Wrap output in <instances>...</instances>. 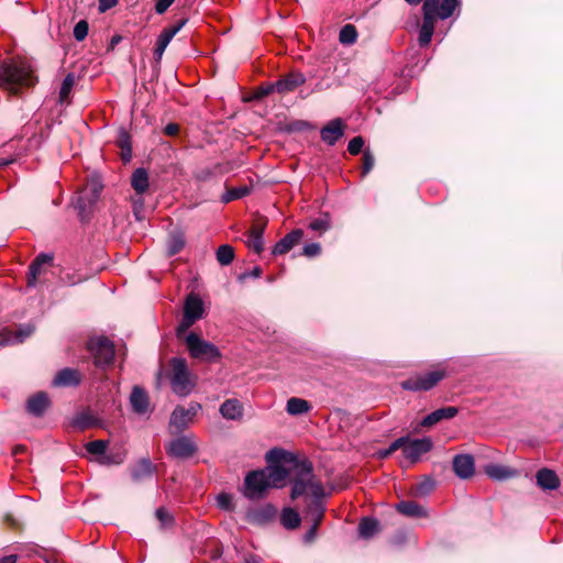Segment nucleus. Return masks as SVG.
I'll return each mask as SVG.
<instances>
[{
	"instance_id": "nucleus-1",
	"label": "nucleus",
	"mask_w": 563,
	"mask_h": 563,
	"mask_svg": "<svg viewBox=\"0 0 563 563\" xmlns=\"http://www.w3.org/2000/svg\"><path fill=\"white\" fill-rule=\"evenodd\" d=\"M269 462H277L266 473L269 487H284L288 479L291 484L290 498L309 497L311 494H320L323 487L320 479L313 474L311 462L298 460L291 453L282 449H273L266 454Z\"/></svg>"
},
{
	"instance_id": "nucleus-2",
	"label": "nucleus",
	"mask_w": 563,
	"mask_h": 563,
	"mask_svg": "<svg viewBox=\"0 0 563 563\" xmlns=\"http://www.w3.org/2000/svg\"><path fill=\"white\" fill-rule=\"evenodd\" d=\"M36 78L31 65L23 59L0 62V88L18 95L21 88L34 86Z\"/></svg>"
},
{
	"instance_id": "nucleus-3",
	"label": "nucleus",
	"mask_w": 563,
	"mask_h": 563,
	"mask_svg": "<svg viewBox=\"0 0 563 563\" xmlns=\"http://www.w3.org/2000/svg\"><path fill=\"white\" fill-rule=\"evenodd\" d=\"M433 443L430 438L410 439L409 437H401L395 440L387 450L382 452L380 456L387 457L401 449L404 457L412 464L418 462L421 455L430 452Z\"/></svg>"
},
{
	"instance_id": "nucleus-4",
	"label": "nucleus",
	"mask_w": 563,
	"mask_h": 563,
	"mask_svg": "<svg viewBox=\"0 0 563 563\" xmlns=\"http://www.w3.org/2000/svg\"><path fill=\"white\" fill-rule=\"evenodd\" d=\"M325 496L324 487L321 488L320 494H311L305 498L303 518L311 521V527L305 534V540L311 542L317 534V529L323 520L325 506L323 498Z\"/></svg>"
},
{
	"instance_id": "nucleus-5",
	"label": "nucleus",
	"mask_w": 563,
	"mask_h": 563,
	"mask_svg": "<svg viewBox=\"0 0 563 563\" xmlns=\"http://www.w3.org/2000/svg\"><path fill=\"white\" fill-rule=\"evenodd\" d=\"M170 385L172 389L178 396H187L195 387V377L190 374L187 363L184 358H173Z\"/></svg>"
},
{
	"instance_id": "nucleus-6",
	"label": "nucleus",
	"mask_w": 563,
	"mask_h": 563,
	"mask_svg": "<svg viewBox=\"0 0 563 563\" xmlns=\"http://www.w3.org/2000/svg\"><path fill=\"white\" fill-rule=\"evenodd\" d=\"M448 376L445 368L438 366L426 373L416 374L401 383L405 390L427 391Z\"/></svg>"
},
{
	"instance_id": "nucleus-7",
	"label": "nucleus",
	"mask_w": 563,
	"mask_h": 563,
	"mask_svg": "<svg viewBox=\"0 0 563 563\" xmlns=\"http://www.w3.org/2000/svg\"><path fill=\"white\" fill-rule=\"evenodd\" d=\"M186 345L190 356L199 361L213 363L221 358L219 349L213 343L202 340L195 332L187 335Z\"/></svg>"
},
{
	"instance_id": "nucleus-8",
	"label": "nucleus",
	"mask_w": 563,
	"mask_h": 563,
	"mask_svg": "<svg viewBox=\"0 0 563 563\" xmlns=\"http://www.w3.org/2000/svg\"><path fill=\"white\" fill-rule=\"evenodd\" d=\"M103 186L101 181L98 178H92L78 192L76 198V208L79 210V214L82 219L90 213L92 207L98 201Z\"/></svg>"
},
{
	"instance_id": "nucleus-9",
	"label": "nucleus",
	"mask_w": 563,
	"mask_h": 563,
	"mask_svg": "<svg viewBox=\"0 0 563 563\" xmlns=\"http://www.w3.org/2000/svg\"><path fill=\"white\" fill-rule=\"evenodd\" d=\"M90 353L93 355L96 366H108L114 358V345L107 338H97L88 344Z\"/></svg>"
},
{
	"instance_id": "nucleus-10",
	"label": "nucleus",
	"mask_w": 563,
	"mask_h": 563,
	"mask_svg": "<svg viewBox=\"0 0 563 563\" xmlns=\"http://www.w3.org/2000/svg\"><path fill=\"white\" fill-rule=\"evenodd\" d=\"M198 446L192 435H181L172 440L166 446L169 456L178 460H187L195 455Z\"/></svg>"
},
{
	"instance_id": "nucleus-11",
	"label": "nucleus",
	"mask_w": 563,
	"mask_h": 563,
	"mask_svg": "<svg viewBox=\"0 0 563 563\" xmlns=\"http://www.w3.org/2000/svg\"><path fill=\"white\" fill-rule=\"evenodd\" d=\"M244 494L247 498H260L269 488L265 471H253L245 477Z\"/></svg>"
},
{
	"instance_id": "nucleus-12",
	"label": "nucleus",
	"mask_w": 563,
	"mask_h": 563,
	"mask_svg": "<svg viewBox=\"0 0 563 563\" xmlns=\"http://www.w3.org/2000/svg\"><path fill=\"white\" fill-rule=\"evenodd\" d=\"M200 408L199 404H190L187 409L181 406H177L170 416V428H174L176 432L183 431L187 428Z\"/></svg>"
},
{
	"instance_id": "nucleus-13",
	"label": "nucleus",
	"mask_w": 563,
	"mask_h": 563,
	"mask_svg": "<svg viewBox=\"0 0 563 563\" xmlns=\"http://www.w3.org/2000/svg\"><path fill=\"white\" fill-rule=\"evenodd\" d=\"M109 442L106 440H95L86 443V451L97 457V461L104 465L110 464H120L123 462V456L120 454L117 455H107L106 451L108 449Z\"/></svg>"
},
{
	"instance_id": "nucleus-14",
	"label": "nucleus",
	"mask_w": 563,
	"mask_h": 563,
	"mask_svg": "<svg viewBox=\"0 0 563 563\" xmlns=\"http://www.w3.org/2000/svg\"><path fill=\"white\" fill-rule=\"evenodd\" d=\"M187 23V19H181L175 25H170L165 27L162 33L158 35L156 41V46L154 49V56L157 62H159L163 57V54L173 40V37L183 29V26Z\"/></svg>"
},
{
	"instance_id": "nucleus-15",
	"label": "nucleus",
	"mask_w": 563,
	"mask_h": 563,
	"mask_svg": "<svg viewBox=\"0 0 563 563\" xmlns=\"http://www.w3.org/2000/svg\"><path fill=\"white\" fill-rule=\"evenodd\" d=\"M130 404L133 412L137 415H146L152 411L150 397L144 388L134 386L130 394Z\"/></svg>"
},
{
	"instance_id": "nucleus-16",
	"label": "nucleus",
	"mask_w": 563,
	"mask_h": 563,
	"mask_svg": "<svg viewBox=\"0 0 563 563\" xmlns=\"http://www.w3.org/2000/svg\"><path fill=\"white\" fill-rule=\"evenodd\" d=\"M453 471L456 476L467 479L474 475L475 464L474 459L470 454H459L453 459Z\"/></svg>"
},
{
	"instance_id": "nucleus-17",
	"label": "nucleus",
	"mask_w": 563,
	"mask_h": 563,
	"mask_svg": "<svg viewBox=\"0 0 563 563\" xmlns=\"http://www.w3.org/2000/svg\"><path fill=\"white\" fill-rule=\"evenodd\" d=\"M82 376L78 369L66 367L57 372L53 379L55 387H76L81 383Z\"/></svg>"
},
{
	"instance_id": "nucleus-18",
	"label": "nucleus",
	"mask_w": 563,
	"mask_h": 563,
	"mask_svg": "<svg viewBox=\"0 0 563 563\" xmlns=\"http://www.w3.org/2000/svg\"><path fill=\"white\" fill-rule=\"evenodd\" d=\"M305 81L306 78L301 73H289L274 84L276 92L285 95L296 90L299 86L303 85Z\"/></svg>"
},
{
	"instance_id": "nucleus-19",
	"label": "nucleus",
	"mask_w": 563,
	"mask_h": 563,
	"mask_svg": "<svg viewBox=\"0 0 563 563\" xmlns=\"http://www.w3.org/2000/svg\"><path fill=\"white\" fill-rule=\"evenodd\" d=\"M35 328L33 324L21 325L15 332L5 330L0 333V346L8 345L11 343H21L29 338Z\"/></svg>"
},
{
	"instance_id": "nucleus-20",
	"label": "nucleus",
	"mask_w": 563,
	"mask_h": 563,
	"mask_svg": "<svg viewBox=\"0 0 563 563\" xmlns=\"http://www.w3.org/2000/svg\"><path fill=\"white\" fill-rule=\"evenodd\" d=\"M321 139L329 145H334L344 134V125L341 119L332 120L321 129Z\"/></svg>"
},
{
	"instance_id": "nucleus-21",
	"label": "nucleus",
	"mask_w": 563,
	"mask_h": 563,
	"mask_svg": "<svg viewBox=\"0 0 563 563\" xmlns=\"http://www.w3.org/2000/svg\"><path fill=\"white\" fill-rule=\"evenodd\" d=\"M303 236V232L300 229L292 230L280 239L273 249L274 255H283L289 252L295 245H297Z\"/></svg>"
},
{
	"instance_id": "nucleus-22",
	"label": "nucleus",
	"mask_w": 563,
	"mask_h": 563,
	"mask_svg": "<svg viewBox=\"0 0 563 563\" xmlns=\"http://www.w3.org/2000/svg\"><path fill=\"white\" fill-rule=\"evenodd\" d=\"M457 412L459 409L453 406L437 409L422 419L421 426L424 428L433 427L434 424L439 423L442 420H449L454 418L457 415Z\"/></svg>"
},
{
	"instance_id": "nucleus-23",
	"label": "nucleus",
	"mask_w": 563,
	"mask_h": 563,
	"mask_svg": "<svg viewBox=\"0 0 563 563\" xmlns=\"http://www.w3.org/2000/svg\"><path fill=\"white\" fill-rule=\"evenodd\" d=\"M537 485L543 490H554L561 485L560 478L553 470L543 467L536 474Z\"/></svg>"
},
{
	"instance_id": "nucleus-24",
	"label": "nucleus",
	"mask_w": 563,
	"mask_h": 563,
	"mask_svg": "<svg viewBox=\"0 0 563 563\" xmlns=\"http://www.w3.org/2000/svg\"><path fill=\"white\" fill-rule=\"evenodd\" d=\"M485 474L495 481H505L518 476V471L501 464H487L484 467Z\"/></svg>"
},
{
	"instance_id": "nucleus-25",
	"label": "nucleus",
	"mask_w": 563,
	"mask_h": 563,
	"mask_svg": "<svg viewBox=\"0 0 563 563\" xmlns=\"http://www.w3.org/2000/svg\"><path fill=\"white\" fill-rule=\"evenodd\" d=\"M156 467L148 459H141L131 468V477L134 482H142L150 478Z\"/></svg>"
},
{
	"instance_id": "nucleus-26",
	"label": "nucleus",
	"mask_w": 563,
	"mask_h": 563,
	"mask_svg": "<svg viewBox=\"0 0 563 563\" xmlns=\"http://www.w3.org/2000/svg\"><path fill=\"white\" fill-rule=\"evenodd\" d=\"M276 516V508L269 504L249 511L247 518L251 522L264 525L272 521Z\"/></svg>"
},
{
	"instance_id": "nucleus-27",
	"label": "nucleus",
	"mask_w": 563,
	"mask_h": 563,
	"mask_svg": "<svg viewBox=\"0 0 563 563\" xmlns=\"http://www.w3.org/2000/svg\"><path fill=\"white\" fill-rule=\"evenodd\" d=\"M184 314L190 317L191 320H199L203 316V302L201 298L195 294H190L184 305Z\"/></svg>"
},
{
	"instance_id": "nucleus-28",
	"label": "nucleus",
	"mask_w": 563,
	"mask_h": 563,
	"mask_svg": "<svg viewBox=\"0 0 563 563\" xmlns=\"http://www.w3.org/2000/svg\"><path fill=\"white\" fill-rule=\"evenodd\" d=\"M220 413L228 420H240L243 417V406L240 400L235 398L227 399L220 406Z\"/></svg>"
},
{
	"instance_id": "nucleus-29",
	"label": "nucleus",
	"mask_w": 563,
	"mask_h": 563,
	"mask_svg": "<svg viewBox=\"0 0 563 563\" xmlns=\"http://www.w3.org/2000/svg\"><path fill=\"white\" fill-rule=\"evenodd\" d=\"M53 262V256L48 254H40L37 255L29 267L27 275V286H34L37 279V276L42 272V267L44 265H48Z\"/></svg>"
},
{
	"instance_id": "nucleus-30",
	"label": "nucleus",
	"mask_w": 563,
	"mask_h": 563,
	"mask_svg": "<svg viewBox=\"0 0 563 563\" xmlns=\"http://www.w3.org/2000/svg\"><path fill=\"white\" fill-rule=\"evenodd\" d=\"M49 406L48 396L41 391L30 397L26 404L27 411L34 416H41Z\"/></svg>"
},
{
	"instance_id": "nucleus-31",
	"label": "nucleus",
	"mask_w": 563,
	"mask_h": 563,
	"mask_svg": "<svg viewBox=\"0 0 563 563\" xmlns=\"http://www.w3.org/2000/svg\"><path fill=\"white\" fill-rule=\"evenodd\" d=\"M117 144L121 148V158L123 162H130L132 158V144L131 136L125 129H120L118 132Z\"/></svg>"
},
{
	"instance_id": "nucleus-32",
	"label": "nucleus",
	"mask_w": 563,
	"mask_h": 563,
	"mask_svg": "<svg viewBox=\"0 0 563 563\" xmlns=\"http://www.w3.org/2000/svg\"><path fill=\"white\" fill-rule=\"evenodd\" d=\"M380 531L378 520L374 518H363L358 523L360 536L364 539H369Z\"/></svg>"
},
{
	"instance_id": "nucleus-33",
	"label": "nucleus",
	"mask_w": 563,
	"mask_h": 563,
	"mask_svg": "<svg viewBox=\"0 0 563 563\" xmlns=\"http://www.w3.org/2000/svg\"><path fill=\"white\" fill-rule=\"evenodd\" d=\"M311 405L309 401L298 397H291L287 400L286 410L291 416H299L309 412Z\"/></svg>"
},
{
	"instance_id": "nucleus-34",
	"label": "nucleus",
	"mask_w": 563,
	"mask_h": 563,
	"mask_svg": "<svg viewBox=\"0 0 563 563\" xmlns=\"http://www.w3.org/2000/svg\"><path fill=\"white\" fill-rule=\"evenodd\" d=\"M131 185L137 194H144L148 188V174L144 168H137L131 177Z\"/></svg>"
},
{
	"instance_id": "nucleus-35",
	"label": "nucleus",
	"mask_w": 563,
	"mask_h": 563,
	"mask_svg": "<svg viewBox=\"0 0 563 563\" xmlns=\"http://www.w3.org/2000/svg\"><path fill=\"white\" fill-rule=\"evenodd\" d=\"M280 522L286 529L294 530L300 526L301 519L295 509L284 508L280 515Z\"/></svg>"
},
{
	"instance_id": "nucleus-36",
	"label": "nucleus",
	"mask_w": 563,
	"mask_h": 563,
	"mask_svg": "<svg viewBox=\"0 0 563 563\" xmlns=\"http://www.w3.org/2000/svg\"><path fill=\"white\" fill-rule=\"evenodd\" d=\"M396 508L400 514L409 517H420L424 515L422 507L416 501L411 500L401 501L397 505Z\"/></svg>"
},
{
	"instance_id": "nucleus-37",
	"label": "nucleus",
	"mask_w": 563,
	"mask_h": 563,
	"mask_svg": "<svg viewBox=\"0 0 563 563\" xmlns=\"http://www.w3.org/2000/svg\"><path fill=\"white\" fill-rule=\"evenodd\" d=\"M75 85V75L69 73L63 80L60 89H59V102L62 104H68L70 102L69 96Z\"/></svg>"
},
{
	"instance_id": "nucleus-38",
	"label": "nucleus",
	"mask_w": 563,
	"mask_h": 563,
	"mask_svg": "<svg viewBox=\"0 0 563 563\" xmlns=\"http://www.w3.org/2000/svg\"><path fill=\"white\" fill-rule=\"evenodd\" d=\"M459 0H442L440 5H437L438 16L441 20L449 19L455 9L459 7Z\"/></svg>"
},
{
	"instance_id": "nucleus-39",
	"label": "nucleus",
	"mask_w": 563,
	"mask_h": 563,
	"mask_svg": "<svg viewBox=\"0 0 563 563\" xmlns=\"http://www.w3.org/2000/svg\"><path fill=\"white\" fill-rule=\"evenodd\" d=\"M357 40V31L353 24H345L339 34V41L344 45H352Z\"/></svg>"
},
{
	"instance_id": "nucleus-40",
	"label": "nucleus",
	"mask_w": 563,
	"mask_h": 563,
	"mask_svg": "<svg viewBox=\"0 0 563 563\" xmlns=\"http://www.w3.org/2000/svg\"><path fill=\"white\" fill-rule=\"evenodd\" d=\"M234 258V249L229 244L220 245L217 250V261L225 266L232 263Z\"/></svg>"
},
{
	"instance_id": "nucleus-41",
	"label": "nucleus",
	"mask_w": 563,
	"mask_h": 563,
	"mask_svg": "<svg viewBox=\"0 0 563 563\" xmlns=\"http://www.w3.org/2000/svg\"><path fill=\"white\" fill-rule=\"evenodd\" d=\"M250 190L247 187H236L228 189L221 197L223 203H229L233 200L240 199L249 195Z\"/></svg>"
},
{
	"instance_id": "nucleus-42",
	"label": "nucleus",
	"mask_w": 563,
	"mask_h": 563,
	"mask_svg": "<svg viewBox=\"0 0 563 563\" xmlns=\"http://www.w3.org/2000/svg\"><path fill=\"white\" fill-rule=\"evenodd\" d=\"M185 246V240L183 234H173L169 238L168 244H167V254L169 256L176 255L179 253L183 247Z\"/></svg>"
},
{
	"instance_id": "nucleus-43",
	"label": "nucleus",
	"mask_w": 563,
	"mask_h": 563,
	"mask_svg": "<svg viewBox=\"0 0 563 563\" xmlns=\"http://www.w3.org/2000/svg\"><path fill=\"white\" fill-rule=\"evenodd\" d=\"M422 11H423L422 24L434 27L435 20H437V18H439L438 12H437V7H431L429 4V2H423Z\"/></svg>"
},
{
	"instance_id": "nucleus-44",
	"label": "nucleus",
	"mask_w": 563,
	"mask_h": 563,
	"mask_svg": "<svg viewBox=\"0 0 563 563\" xmlns=\"http://www.w3.org/2000/svg\"><path fill=\"white\" fill-rule=\"evenodd\" d=\"M155 517L159 521L162 529L170 528L174 525V517L164 507L156 509Z\"/></svg>"
},
{
	"instance_id": "nucleus-45",
	"label": "nucleus",
	"mask_w": 563,
	"mask_h": 563,
	"mask_svg": "<svg viewBox=\"0 0 563 563\" xmlns=\"http://www.w3.org/2000/svg\"><path fill=\"white\" fill-rule=\"evenodd\" d=\"M433 32H434L433 26H428V25L421 24L420 31H419V37H418V42L421 47H426L430 44V42L432 40Z\"/></svg>"
},
{
	"instance_id": "nucleus-46",
	"label": "nucleus",
	"mask_w": 563,
	"mask_h": 563,
	"mask_svg": "<svg viewBox=\"0 0 563 563\" xmlns=\"http://www.w3.org/2000/svg\"><path fill=\"white\" fill-rule=\"evenodd\" d=\"M95 424V419L89 413H80L78 415L74 420V426L77 427L80 430H85L87 428H90Z\"/></svg>"
},
{
	"instance_id": "nucleus-47",
	"label": "nucleus",
	"mask_w": 563,
	"mask_h": 563,
	"mask_svg": "<svg viewBox=\"0 0 563 563\" xmlns=\"http://www.w3.org/2000/svg\"><path fill=\"white\" fill-rule=\"evenodd\" d=\"M266 225H267V219L264 217H258L253 221L247 234L263 236Z\"/></svg>"
},
{
	"instance_id": "nucleus-48",
	"label": "nucleus",
	"mask_w": 563,
	"mask_h": 563,
	"mask_svg": "<svg viewBox=\"0 0 563 563\" xmlns=\"http://www.w3.org/2000/svg\"><path fill=\"white\" fill-rule=\"evenodd\" d=\"M246 244L249 249L253 250L257 254H261L264 251V239L261 235L247 234Z\"/></svg>"
},
{
	"instance_id": "nucleus-49",
	"label": "nucleus",
	"mask_w": 563,
	"mask_h": 563,
	"mask_svg": "<svg viewBox=\"0 0 563 563\" xmlns=\"http://www.w3.org/2000/svg\"><path fill=\"white\" fill-rule=\"evenodd\" d=\"M363 165H362V177H365L374 167L375 157L369 150H365L363 153Z\"/></svg>"
},
{
	"instance_id": "nucleus-50",
	"label": "nucleus",
	"mask_w": 563,
	"mask_h": 563,
	"mask_svg": "<svg viewBox=\"0 0 563 563\" xmlns=\"http://www.w3.org/2000/svg\"><path fill=\"white\" fill-rule=\"evenodd\" d=\"M89 25L86 20H80L74 27V37L77 41H84L88 35Z\"/></svg>"
},
{
	"instance_id": "nucleus-51",
	"label": "nucleus",
	"mask_w": 563,
	"mask_h": 563,
	"mask_svg": "<svg viewBox=\"0 0 563 563\" xmlns=\"http://www.w3.org/2000/svg\"><path fill=\"white\" fill-rule=\"evenodd\" d=\"M217 505L222 510H232L233 509V499L230 494L221 493L217 496Z\"/></svg>"
},
{
	"instance_id": "nucleus-52",
	"label": "nucleus",
	"mask_w": 563,
	"mask_h": 563,
	"mask_svg": "<svg viewBox=\"0 0 563 563\" xmlns=\"http://www.w3.org/2000/svg\"><path fill=\"white\" fill-rule=\"evenodd\" d=\"M309 228L312 231H317L319 233L325 232L330 228V222L327 217L314 219L309 223Z\"/></svg>"
},
{
	"instance_id": "nucleus-53",
	"label": "nucleus",
	"mask_w": 563,
	"mask_h": 563,
	"mask_svg": "<svg viewBox=\"0 0 563 563\" xmlns=\"http://www.w3.org/2000/svg\"><path fill=\"white\" fill-rule=\"evenodd\" d=\"M364 146V140L362 136L353 137L347 144V151L351 155H357L361 153Z\"/></svg>"
},
{
	"instance_id": "nucleus-54",
	"label": "nucleus",
	"mask_w": 563,
	"mask_h": 563,
	"mask_svg": "<svg viewBox=\"0 0 563 563\" xmlns=\"http://www.w3.org/2000/svg\"><path fill=\"white\" fill-rule=\"evenodd\" d=\"M276 91V87H275V84L274 82H268V84H265V85H262L260 86L255 92H254V98L255 99H262L273 92Z\"/></svg>"
},
{
	"instance_id": "nucleus-55",
	"label": "nucleus",
	"mask_w": 563,
	"mask_h": 563,
	"mask_svg": "<svg viewBox=\"0 0 563 563\" xmlns=\"http://www.w3.org/2000/svg\"><path fill=\"white\" fill-rule=\"evenodd\" d=\"M321 252V246L319 243H309L303 246L302 254L308 257H313L319 255Z\"/></svg>"
},
{
	"instance_id": "nucleus-56",
	"label": "nucleus",
	"mask_w": 563,
	"mask_h": 563,
	"mask_svg": "<svg viewBox=\"0 0 563 563\" xmlns=\"http://www.w3.org/2000/svg\"><path fill=\"white\" fill-rule=\"evenodd\" d=\"M433 489V483L431 481H426L422 483H419L415 487V493L417 495H427Z\"/></svg>"
},
{
	"instance_id": "nucleus-57",
	"label": "nucleus",
	"mask_w": 563,
	"mask_h": 563,
	"mask_svg": "<svg viewBox=\"0 0 563 563\" xmlns=\"http://www.w3.org/2000/svg\"><path fill=\"white\" fill-rule=\"evenodd\" d=\"M195 322H196V320H194V319L191 320L190 317H187L184 314L183 319L177 328L178 335L186 332Z\"/></svg>"
},
{
	"instance_id": "nucleus-58",
	"label": "nucleus",
	"mask_w": 563,
	"mask_h": 563,
	"mask_svg": "<svg viewBox=\"0 0 563 563\" xmlns=\"http://www.w3.org/2000/svg\"><path fill=\"white\" fill-rule=\"evenodd\" d=\"M175 2V0H156L155 11L157 14L165 13L168 8Z\"/></svg>"
},
{
	"instance_id": "nucleus-59",
	"label": "nucleus",
	"mask_w": 563,
	"mask_h": 563,
	"mask_svg": "<svg viewBox=\"0 0 563 563\" xmlns=\"http://www.w3.org/2000/svg\"><path fill=\"white\" fill-rule=\"evenodd\" d=\"M164 132L166 135L174 136L179 132V125L176 123H169L165 126Z\"/></svg>"
},
{
	"instance_id": "nucleus-60",
	"label": "nucleus",
	"mask_w": 563,
	"mask_h": 563,
	"mask_svg": "<svg viewBox=\"0 0 563 563\" xmlns=\"http://www.w3.org/2000/svg\"><path fill=\"white\" fill-rule=\"evenodd\" d=\"M117 3V0H100L99 1V10L100 12H104L112 8Z\"/></svg>"
},
{
	"instance_id": "nucleus-61",
	"label": "nucleus",
	"mask_w": 563,
	"mask_h": 563,
	"mask_svg": "<svg viewBox=\"0 0 563 563\" xmlns=\"http://www.w3.org/2000/svg\"><path fill=\"white\" fill-rule=\"evenodd\" d=\"M0 563H16L15 555H7L0 559Z\"/></svg>"
},
{
	"instance_id": "nucleus-62",
	"label": "nucleus",
	"mask_w": 563,
	"mask_h": 563,
	"mask_svg": "<svg viewBox=\"0 0 563 563\" xmlns=\"http://www.w3.org/2000/svg\"><path fill=\"white\" fill-rule=\"evenodd\" d=\"M5 521L8 523H10L13 528H18L19 527L18 521L12 517V515H7L5 516Z\"/></svg>"
},
{
	"instance_id": "nucleus-63",
	"label": "nucleus",
	"mask_w": 563,
	"mask_h": 563,
	"mask_svg": "<svg viewBox=\"0 0 563 563\" xmlns=\"http://www.w3.org/2000/svg\"><path fill=\"white\" fill-rule=\"evenodd\" d=\"M262 274V269L260 267H254L253 271L249 274L252 277H260Z\"/></svg>"
},
{
	"instance_id": "nucleus-64",
	"label": "nucleus",
	"mask_w": 563,
	"mask_h": 563,
	"mask_svg": "<svg viewBox=\"0 0 563 563\" xmlns=\"http://www.w3.org/2000/svg\"><path fill=\"white\" fill-rule=\"evenodd\" d=\"M24 451H25V446H23V445H16V446L14 448V450H13V453H14V454H19V453H22V452H24Z\"/></svg>"
}]
</instances>
